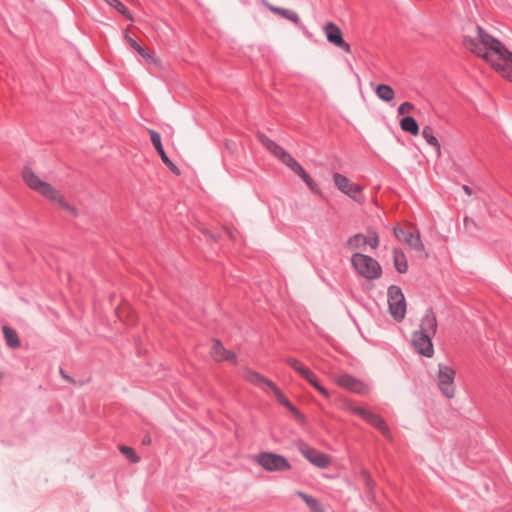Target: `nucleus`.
<instances>
[{"mask_svg":"<svg viewBox=\"0 0 512 512\" xmlns=\"http://www.w3.org/2000/svg\"><path fill=\"white\" fill-rule=\"evenodd\" d=\"M475 37H465L463 44L467 50L490 64L502 61L512 64V51L501 41L489 35L481 26H476Z\"/></svg>","mask_w":512,"mask_h":512,"instance_id":"obj_1","label":"nucleus"},{"mask_svg":"<svg viewBox=\"0 0 512 512\" xmlns=\"http://www.w3.org/2000/svg\"><path fill=\"white\" fill-rule=\"evenodd\" d=\"M22 178L24 183L34 192L38 193L46 200L63 209L70 215L78 216V210L69 204L64 196L51 183L42 179L30 167H24L22 170Z\"/></svg>","mask_w":512,"mask_h":512,"instance_id":"obj_2","label":"nucleus"},{"mask_svg":"<svg viewBox=\"0 0 512 512\" xmlns=\"http://www.w3.org/2000/svg\"><path fill=\"white\" fill-rule=\"evenodd\" d=\"M258 139L263 146L266 147L275 157L280 159L287 167L295 172L310 188L312 192H318L319 188L309 174L302 168V166L281 146L275 143L264 134H258Z\"/></svg>","mask_w":512,"mask_h":512,"instance_id":"obj_3","label":"nucleus"},{"mask_svg":"<svg viewBox=\"0 0 512 512\" xmlns=\"http://www.w3.org/2000/svg\"><path fill=\"white\" fill-rule=\"evenodd\" d=\"M258 139L263 146L266 147L275 157L280 159L287 167L295 172L310 188L312 192H318L319 188L309 174L302 168V166L281 146L275 143L264 134H258Z\"/></svg>","mask_w":512,"mask_h":512,"instance_id":"obj_4","label":"nucleus"},{"mask_svg":"<svg viewBox=\"0 0 512 512\" xmlns=\"http://www.w3.org/2000/svg\"><path fill=\"white\" fill-rule=\"evenodd\" d=\"M351 265L355 272L366 280H376L382 275L378 261L363 253H353Z\"/></svg>","mask_w":512,"mask_h":512,"instance_id":"obj_5","label":"nucleus"},{"mask_svg":"<svg viewBox=\"0 0 512 512\" xmlns=\"http://www.w3.org/2000/svg\"><path fill=\"white\" fill-rule=\"evenodd\" d=\"M455 378L456 370L452 366L444 363L438 364L435 382L437 389L446 399H453L457 394Z\"/></svg>","mask_w":512,"mask_h":512,"instance_id":"obj_6","label":"nucleus"},{"mask_svg":"<svg viewBox=\"0 0 512 512\" xmlns=\"http://www.w3.org/2000/svg\"><path fill=\"white\" fill-rule=\"evenodd\" d=\"M253 460L268 472H280L291 469V465L284 456L272 452H261L255 455Z\"/></svg>","mask_w":512,"mask_h":512,"instance_id":"obj_7","label":"nucleus"},{"mask_svg":"<svg viewBox=\"0 0 512 512\" xmlns=\"http://www.w3.org/2000/svg\"><path fill=\"white\" fill-rule=\"evenodd\" d=\"M388 309L390 315L398 322L402 321L406 314V300L401 289L390 286L387 291Z\"/></svg>","mask_w":512,"mask_h":512,"instance_id":"obj_8","label":"nucleus"},{"mask_svg":"<svg viewBox=\"0 0 512 512\" xmlns=\"http://www.w3.org/2000/svg\"><path fill=\"white\" fill-rule=\"evenodd\" d=\"M333 182L336 188L354 201L362 202L363 186L353 182L341 173L333 174Z\"/></svg>","mask_w":512,"mask_h":512,"instance_id":"obj_9","label":"nucleus"},{"mask_svg":"<svg viewBox=\"0 0 512 512\" xmlns=\"http://www.w3.org/2000/svg\"><path fill=\"white\" fill-rule=\"evenodd\" d=\"M376 249L379 246V237L375 231H370L368 235L356 234L350 237L346 243V248L353 253H362L367 246Z\"/></svg>","mask_w":512,"mask_h":512,"instance_id":"obj_10","label":"nucleus"},{"mask_svg":"<svg viewBox=\"0 0 512 512\" xmlns=\"http://www.w3.org/2000/svg\"><path fill=\"white\" fill-rule=\"evenodd\" d=\"M394 235L395 237L407 244L411 249H413L419 256L427 258V253L425 251L424 244L422 243L419 234H413L411 231H405L400 227H394Z\"/></svg>","mask_w":512,"mask_h":512,"instance_id":"obj_11","label":"nucleus"},{"mask_svg":"<svg viewBox=\"0 0 512 512\" xmlns=\"http://www.w3.org/2000/svg\"><path fill=\"white\" fill-rule=\"evenodd\" d=\"M334 381L339 386L357 394L364 395L369 391V388L365 383L348 374H342L334 377Z\"/></svg>","mask_w":512,"mask_h":512,"instance_id":"obj_12","label":"nucleus"},{"mask_svg":"<svg viewBox=\"0 0 512 512\" xmlns=\"http://www.w3.org/2000/svg\"><path fill=\"white\" fill-rule=\"evenodd\" d=\"M432 337L433 336H429L426 334L413 333L412 345L419 354L430 358L434 354V347L431 340Z\"/></svg>","mask_w":512,"mask_h":512,"instance_id":"obj_13","label":"nucleus"},{"mask_svg":"<svg viewBox=\"0 0 512 512\" xmlns=\"http://www.w3.org/2000/svg\"><path fill=\"white\" fill-rule=\"evenodd\" d=\"M300 452L311 464L318 468H327L331 462L328 455L308 446L301 447Z\"/></svg>","mask_w":512,"mask_h":512,"instance_id":"obj_14","label":"nucleus"},{"mask_svg":"<svg viewBox=\"0 0 512 512\" xmlns=\"http://www.w3.org/2000/svg\"><path fill=\"white\" fill-rule=\"evenodd\" d=\"M324 30L330 43L342 48L347 52L350 50V45L344 41L342 32L337 25H335L333 22H328L326 23Z\"/></svg>","mask_w":512,"mask_h":512,"instance_id":"obj_15","label":"nucleus"},{"mask_svg":"<svg viewBox=\"0 0 512 512\" xmlns=\"http://www.w3.org/2000/svg\"><path fill=\"white\" fill-rule=\"evenodd\" d=\"M437 329V320L434 313L431 310H426L424 313L419 329L414 333L417 334H426L429 336H434Z\"/></svg>","mask_w":512,"mask_h":512,"instance_id":"obj_16","label":"nucleus"},{"mask_svg":"<svg viewBox=\"0 0 512 512\" xmlns=\"http://www.w3.org/2000/svg\"><path fill=\"white\" fill-rule=\"evenodd\" d=\"M211 355L216 361H231L237 363L236 354L232 351L226 350L220 342L215 341L211 348Z\"/></svg>","mask_w":512,"mask_h":512,"instance_id":"obj_17","label":"nucleus"},{"mask_svg":"<svg viewBox=\"0 0 512 512\" xmlns=\"http://www.w3.org/2000/svg\"><path fill=\"white\" fill-rule=\"evenodd\" d=\"M365 420L372 426L377 428L387 439L392 440V434L390 432V429L388 428L387 424L385 423L382 417L370 411L369 414L366 415Z\"/></svg>","mask_w":512,"mask_h":512,"instance_id":"obj_18","label":"nucleus"},{"mask_svg":"<svg viewBox=\"0 0 512 512\" xmlns=\"http://www.w3.org/2000/svg\"><path fill=\"white\" fill-rule=\"evenodd\" d=\"M393 263L399 273L404 274L408 271L407 259L401 249L395 248L393 250Z\"/></svg>","mask_w":512,"mask_h":512,"instance_id":"obj_19","label":"nucleus"},{"mask_svg":"<svg viewBox=\"0 0 512 512\" xmlns=\"http://www.w3.org/2000/svg\"><path fill=\"white\" fill-rule=\"evenodd\" d=\"M243 377L245 380H247L248 382L255 384V385L265 384L269 387V383H273L272 381H270L263 375L259 374L256 371H253L249 368H246L243 371Z\"/></svg>","mask_w":512,"mask_h":512,"instance_id":"obj_20","label":"nucleus"},{"mask_svg":"<svg viewBox=\"0 0 512 512\" xmlns=\"http://www.w3.org/2000/svg\"><path fill=\"white\" fill-rule=\"evenodd\" d=\"M266 6L271 12H273L277 15H280L287 20H290L295 24H298L300 22V18L298 16V14L292 10L281 8V7H276V6H273L270 4H267Z\"/></svg>","mask_w":512,"mask_h":512,"instance_id":"obj_21","label":"nucleus"},{"mask_svg":"<svg viewBox=\"0 0 512 512\" xmlns=\"http://www.w3.org/2000/svg\"><path fill=\"white\" fill-rule=\"evenodd\" d=\"M269 388L271 389L275 398L280 404L288 408L293 413L298 414L296 408L292 405V403L287 399V397L279 390V388L274 383H269Z\"/></svg>","mask_w":512,"mask_h":512,"instance_id":"obj_22","label":"nucleus"},{"mask_svg":"<svg viewBox=\"0 0 512 512\" xmlns=\"http://www.w3.org/2000/svg\"><path fill=\"white\" fill-rule=\"evenodd\" d=\"M297 495L306 503L312 512H324L321 503L317 499L301 491H298Z\"/></svg>","mask_w":512,"mask_h":512,"instance_id":"obj_23","label":"nucleus"},{"mask_svg":"<svg viewBox=\"0 0 512 512\" xmlns=\"http://www.w3.org/2000/svg\"><path fill=\"white\" fill-rule=\"evenodd\" d=\"M422 136L427 141L428 144L432 145L436 148L437 157L441 156V148L437 138L433 135V130L431 127L426 126L422 129Z\"/></svg>","mask_w":512,"mask_h":512,"instance_id":"obj_24","label":"nucleus"},{"mask_svg":"<svg viewBox=\"0 0 512 512\" xmlns=\"http://www.w3.org/2000/svg\"><path fill=\"white\" fill-rule=\"evenodd\" d=\"M302 377L307 380L315 389H317L323 396L327 398L330 396L329 392L320 385L316 375L310 369H308Z\"/></svg>","mask_w":512,"mask_h":512,"instance_id":"obj_25","label":"nucleus"},{"mask_svg":"<svg viewBox=\"0 0 512 512\" xmlns=\"http://www.w3.org/2000/svg\"><path fill=\"white\" fill-rule=\"evenodd\" d=\"M400 127L402 130L409 132L410 134L416 136L419 134V126L416 120L412 117H405L400 121Z\"/></svg>","mask_w":512,"mask_h":512,"instance_id":"obj_26","label":"nucleus"},{"mask_svg":"<svg viewBox=\"0 0 512 512\" xmlns=\"http://www.w3.org/2000/svg\"><path fill=\"white\" fill-rule=\"evenodd\" d=\"M110 7L117 10L126 19L133 21L132 14L128 8L120 0H104Z\"/></svg>","mask_w":512,"mask_h":512,"instance_id":"obj_27","label":"nucleus"},{"mask_svg":"<svg viewBox=\"0 0 512 512\" xmlns=\"http://www.w3.org/2000/svg\"><path fill=\"white\" fill-rule=\"evenodd\" d=\"M3 333H4L5 340L7 342V345L9 347L18 348L20 346V341H19V338H18L15 330L5 326L3 328Z\"/></svg>","mask_w":512,"mask_h":512,"instance_id":"obj_28","label":"nucleus"},{"mask_svg":"<svg viewBox=\"0 0 512 512\" xmlns=\"http://www.w3.org/2000/svg\"><path fill=\"white\" fill-rule=\"evenodd\" d=\"M377 96L384 101H391L394 98L393 89L385 84L378 85L376 88Z\"/></svg>","mask_w":512,"mask_h":512,"instance_id":"obj_29","label":"nucleus"},{"mask_svg":"<svg viewBox=\"0 0 512 512\" xmlns=\"http://www.w3.org/2000/svg\"><path fill=\"white\" fill-rule=\"evenodd\" d=\"M286 362L291 368H293L301 376H303L304 373L309 369L303 363H301L299 360H297L296 358H293V357H288L286 359Z\"/></svg>","mask_w":512,"mask_h":512,"instance_id":"obj_30","label":"nucleus"},{"mask_svg":"<svg viewBox=\"0 0 512 512\" xmlns=\"http://www.w3.org/2000/svg\"><path fill=\"white\" fill-rule=\"evenodd\" d=\"M494 68L501 77L512 82V66H494Z\"/></svg>","mask_w":512,"mask_h":512,"instance_id":"obj_31","label":"nucleus"},{"mask_svg":"<svg viewBox=\"0 0 512 512\" xmlns=\"http://www.w3.org/2000/svg\"><path fill=\"white\" fill-rule=\"evenodd\" d=\"M119 449L121 453L125 455L133 463H138L140 461L139 456L136 455L135 451L132 448L127 446H120Z\"/></svg>","mask_w":512,"mask_h":512,"instance_id":"obj_32","label":"nucleus"},{"mask_svg":"<svg viewBox=\"0 0 512 512\" xmlns=\"http://www.w3.org/2000/svg\"><path fill=\"white\" fill-rule=\"evenodd\" d=\"M149 134L151 137V142L156 150H160L163 148L161 143V137L160 134L154 130H149Z\"/></svg>","mask_w":512,"mask_h":512,"instance_id":"obj_33","label":"nucleus"},{"mask_svg":"<svg viewBox=\"0 0 512 512\" xmlns=\"http://www.w3.org/2000/svg\"><path fill=\"white\" fill-rule=\"evenodd\" d=\"M414 110V105L410 102H404L398 107V113L400 115L409 114Z\"/></svg>","mask_w":512,"mask_h":512,"instance_id":"obj_34","label":"nucleus"},{"mask_svg":"<svg viewBox=\"0 0 512 512\" xmlns=\"http://www.w3.org/2000/svg\"><path fill=\"white\" fill-rule=\"evenodd\" d=\"M348 409H349L351 412H353V413H355V414H357V415L361 416L363 419H366V415H368V414H369V412H370V411L366 410L365 408H362V407H356V406H349V407H348Z\"/></svg>","mask_w":512,"mask_h":512,"instance_id":"obj_35","label":"nucleus"},{"mask_svg":"<svg viewBox=\"0 0 512 512\" xmlns=\"http://www.w3.org/2000/svg\"><path fill=\"white\" fill-rule=\"evenodd\" d=\"M136 51L143 57L145 61L151 60L152 57L150 53H148L141 45L140 48H138Z\"/></svg>","mask_w":512,"mask_h":512,"instance_id":"obj_36","label":"nucleus"},{"mask_svg":"<svg viewBox=\"0 0 512 512\" xmlns=\"http://www.w3.org/2000/svg\"><path fill=\"white\" fill-rule=\"evenodd\" d=\"M159 156L161 157V160L163 161V163L166 165L168 162H170L171 160L168 158V156L166 155L164 149H160V150H157Z\"/></svg>","mask_w":512,"mask_h":512,"instance_id":"obj_37","label":"nucleus"},{"mask_svg":"<svg viewBox=\"0 0 512 512\" xmlns=\"http://www.w3.org/2000/svg\"><path fill=\"white\" fill-rule=\"evenodd\" d=\"M166 166H167V167H168V168H169V169H170L174 174H176V175H179V174H180V171H179L178 167H177V166H176L172 161L168 162V163L166 164Z\"/></svg>","mask_w":512,"mask_h":512,"instance_id":"obj_38","label":"nucleus"},{"mask_svg":"<svg viewBox=\"0 0 512 512\" xmlns=\"http://www.w3.org/2000/svg\"><path fill=\"white\" fill-rule=\"evenodd\" d=\"M128 43L130 44V46L134 49V50H137L138 48H140V45L132 38H128Z\"/></svg>","mask_w":512,"mask_h":512,"instance_id":"obj_39","label":"nucleus"},{"mask_svg":"<svg viewBox=\"0 0 512 512\" xmlns=\"http://www.w3.org/2000/svg\"><path fill=\"white\" fill-rule=\"evenodd\" d=\"M362 474L366 477V480H367V485L369 487H373L374 486V482L373 480L370 478L369 474L366 472V471H363Z\"/></svg>","mask_w":512,"mask_h":512,"instance_id":"obj_40","label":"nucleus"},{"mask_svg":"<svg viewBox=\"0 0 512 512\" xmlns=\"http://www.w3.org/2000/svg\"><path fill=\"white\" fill-rule=\"evenodd\" d=\"M463 190H464V192H465L467 195H469V196H470V195H472V190H471V188H470V187H468V186H466V185H465V186H463Z\"/></svg>","mask_w":512,"mask_h":512,"instance_id":"obj_41","label":"nucleus"},{"mask_svg":"<svg viewBox=\"0 0 512 512\" xmlns=\"http://www.w3.org/2000/svg\"><path fill=\"white\" fill-rule=\"evenodd\" d=\"M469 223H471V224H473V225H474V222H473V221H470L468 218H465V219H464V225H465V227H467Z\"/></svg>","mask_w":512,"mask_h":512,"instance_id":"obj_42","label":"nucleus"}]
</instances>
